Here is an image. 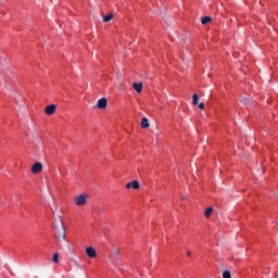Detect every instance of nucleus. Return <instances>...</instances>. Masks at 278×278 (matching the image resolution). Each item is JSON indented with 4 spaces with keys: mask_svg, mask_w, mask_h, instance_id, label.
I'll return each instance as SVG.
<instances>
[{
    "mask_svg": "<svg viewBox=\"0 0 278 278\" xmlns=\"http://www.w3.org/2000/svg\"><path fill=\"white\" fill-rule=\"evenodd\" d=\"M187 255H188V257H191V255H192V252H190V251H187Z\"/></svg>",
    "mask_w": 278,
    "mask_h": 278,
    "instance_id": "nucleus-20",
    "label": "nucleus"
},
{
    "mask_svg": "<svg viewBox=\"0 0 278 278\" xmlns=\"http://www.w3.org/2000/svg\"><path fill=\"white\" fill-rule=\"evenodd\" d=\"M212 212H214V208L212 206H208L204 212L205 218H210L212 216Z\"/></svg>",
    "mask_w": 278,
    "mask_h": 278,
    "instance_id": "nucleus-10",
    "label": "nucleus"
},
{
    "mask_svg": "<svg viewBox=\"0 0 278 278\" xmlns=\"http://www.w3.org/2000/svg\"><path fill=\"white\" fill-rule=\"evenodd\" d=\"M223 278H231V273L229 270H225L223 273Z\"/></svg>",
    "mask_w": 278,
    "mask_h": 278,
    "instance_id": "nucleus-16",
    "label": "nucleus"
},
{
    "mask_svg": "<svg viewBox=\"0 0 278 278\" xmlns=\"http://www.w3.org/2000/svg\"><path fill=\"white\" fill-rule=\"evenodd\" d=\"M60 260V255L58 253L53 254V257H52V262H54V264H58V262Z\"/></svg>",
    "mask_w": 278,
    "mask_h": 278,
    "instance_id": "nucleus-15",
    "label": "nucleus"
},
{
    "mask_svg": "<svg viewBox=\"0 0 278 278\" xmlns=\"http://www.w3.org/2000/svg\"><path fill=\"white\" fill-rule=\"evenodd\" d=\"M149 126H150V124H149V118L143 117V118L141 119V127H142L143 129H148Z\"/></svg>",
    "mask_w": 278,
    "mask_h": 278,
    "instance_id": "nucleus-9",
    "label": "nucleus"
},
{
    "mask_svg": "<svg viewBox=\"0 0 278 278\" xmlns=\"http://www.w3.org/2000/svg\"><path fill=\"white\" fill-rule=\"evenodd\" d=\"M126 188H131L132 190H138L140 188V184L137 180H132L126 185Z\"/></svg>",
    "mask_w": 278,
    "mask_h": 278,
    "instance_id": "nucleus-7",
    "label": "nucleus"
},
{
    "mask_svg": "<svg viewBox=\"0 0 278 278\" xmlns=\"http://www.w3.org/2000/svg\"><path fill=\"white\" fill-rule=\"evenodd\" d=\"M193 105L199 104V96L197 93L193 94V100H192Z\"/></svg>",
    "mask_w": 278,
    "mask_h": 278,
    "instance_id": "nucleus-13",
    "label": "nucleus"
},
{
    "mask_svg": "<svg viewBox=\"0 0 278 278\" xmlns=\"http://www.w3.org/2000/svg\"><path fill=\"white\" fill-rule=\"evenodd\" d=\"M112 18H113V15L109 14V15L103 17V21H104V23H110V21H112Z\"/></svg>",
    "mask_w": 278,
    "mask_h": 278,
    "instance_id": "nucleus-14",
    "label": "nucleus"
},
{
    "mask_svg": "<svg viewBox=\"0 0 278 278\" xmlns=\"http://www.w3.org/2000/svg\"><path fill=\"white\" fill-rule=\"evenodd\" d=\"M86 254L91 258L97 257V250H94L92 247H88L86 248Z\"/></svg>",
    "mask_w": 278,
    "mask_h": 278,
    "instance_id": "nucleus-6",
    "label": "nucleus"
},
{
    "mask_svg": "<svg viewBox=\"0 0 278 278\" xmlns=\"http://www.w3.org/2000/svg\"><path fill=\"white\" fill-rule=\"evenodd\" d=\"M52 229L54 231V238L58 242L66 240V227H64V220H62V216L58 215L54 217Z\"/></svg>",
    "mask_w": 278,
    "mask_h": 278,
    "instance_id": "nucleus-1",
    "label": "nucleus"
},
{
    "mask_svg": "<svg viewBox=\"0 0 278 278\" xmlns=\"http://www.w3.org/2000/svg\"><path fill=\"white\" fill-rule=\"evenodd\" d=\"M210 21H212V17L204 16V17H202L201 23H202V25H207V23H210Z\"/></svg>",
    "mask_w": 278,
    "mask_h": 278,
    "instance_id": "nucleus-11",
    "label": "nucleus"
},
{
    "mask_svg": "<svg viewBox=\"0 0 278 278\" xmlns=\"http://www.w3.org/2000/svg\"><path fill=\"white\" fill-rule=\"evenodd\" d=\"M113 253H114L115 257H118L121 255V252H118L117 250H114Z\"/></svg>",
    "mask_w": 278,
    "mask_h": 278,
    "instance_id": "nucleus-19",
    "label": "nucleus"
},
{
    "mask_svg": "<svg viewBox=\"0 0 278 278\" xmlns=\"http://www.w3.org/2000/svg\"><path fill=\"white\" fill-rule=\"evenodd\" d=\"M132 88H134V90H136V92H138V93L142 92V83H134V84H132Z\"/></svg>",
    "mask_w": 278,
    "mask_h": 278,
    "instance_id": "nucleus-8",
    "label": "nucleus"
},
{
    "mask_svg": "<svg viewBox=\"0 0 278 278\" xmlns=\"http://www.w3.org/2000/svg\"><path fill=\"white\" fill-rule=\"evenodd\" d=\"M241 103H243V105H249V103H251V99L250 98H241Z\"/></svg>",
    "mask_w": 278,
    "mask_h": 278,
    "instance_id": "nucleus-12",
    "label": "nucleus"
},
{
    "mask_svg": "<svg viewBox=\"0 0 278 278\" xmlns=\"http://www.w3.org/2000/svg\"><path fill=\"white\" fill-rule=\"evenodd\" d=\"M55 110H58V106L55 104H50L45 109V113L47 116H53V114H55Z\"/></svg>",
    "mask_w": 278,
    "mask_h": 278,
    "instance_id": "nucleus-3",
    "label": "nucleus"
},
{
    "mask_svg": "<svg viewBox=\"0 0 278 278\" xmlns=\"http://www.w3.org/2000/svg\"><path fill=\"white\" fill-rule=\"evenodd\" d=\"M198 108H199L200 110H203V108H205V104H204L203 102H201V103L198 105Z\"/></svg>",
    "mask_w": 278,
    "mask_h": 278,
    "instance_id": "nucleus-18",
    "label": "nucleus"
},
{
    "mask_svg": "<svg viewBox=\"0 0 278 278\" xmlns=\"http://www.w3.org/2000/svg\"><path fill=\"white\" fill-rule=\"evenodd\" d=\"M98 212H103V207L99 206Z\"/></svg>",
    "mask_w": 278,
    "mask_h": 278,
    "instance_id": "nucleus-21",
    "label": "nucleus"
},
{
    "mask_svg": "<svg viewBox=\"0 0 278 278\" xmlns=\"http://www.w3.org/2000/svg\"><path fill=\"white\" fill-rule=\"evenodd\" d=\"M48 205L50 206V210L52 211V213L55 214V210H56V208L53 207V206L51 205V203H48Z\"/></svg>",
    "mask_w": 278,
    "mask_h": 278,
    "instance_id": "nucleus-17",
    "label": "nucleus"
},
{
    "mask_svg": "<svg viewBox=\"0 0 278 278\" xmlns=\"http://www.w3.org/2000/svg\"><path fill=\"white\" fill-rule=\"evenodd\" d=\"M42 170V163H35L33 166H31V173H34V175H38V173H40Z\"/></svg>",
    "mask_w": 278,
    "mask_h": 278,
    "instance_id": "nucleus-5",
    "label": "nucleus"
},
{
    "mask_svg": "<svg viewBox=\"0 0 278 278\" xmlns=\"http://www.w3.org/2000/svg\"><path fill=\"white\" fill-rule=\"evenodd\" d=\"M75 201H76V205L78 206L86 205V203H88V194L83 193L76 197Z\"/></svg>",
    "mask_w": 278,
    "mask_h": 278,
    "instance_id": "nucleus-2",
    "label": "nucleus"
},
{
    "mask_svg": "<svg viewBox=\"0 0 278 278\" xmlns=\"http://www.w3.org/2000/svg\"><path fill=\"white\" fill-rule=\"evenodd\" d=\"M106 108H108V99L101 98L100 100H98L97 102L98 110H105Z\"/></svg>",
    "mask_w": 278,
    "mask_h": 278,
    "instance_id": "nucleus-4",
    "label": "nucleus"
}]
</instances>
